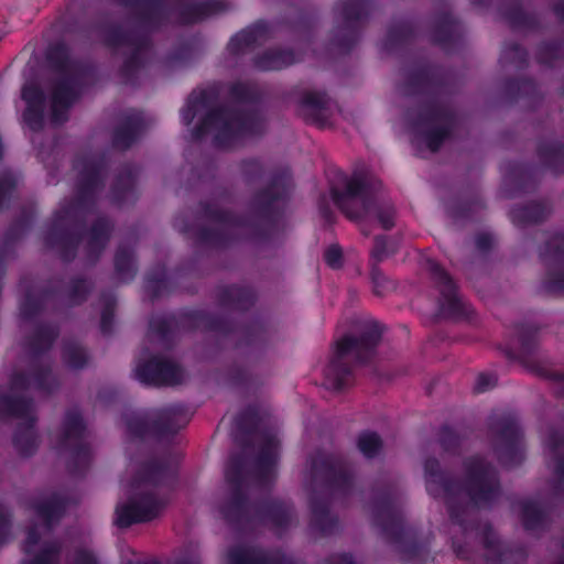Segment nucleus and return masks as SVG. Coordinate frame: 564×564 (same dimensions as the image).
Masks as SVG:
<instances>
[{
	"instance_id": "nucleus-12",
	"label": "nucleus",
	"mask_w": 564,
	"mask_h": 564,
	"mask_svg": "<svg viewBox=\"0 0 564 564\" xmlns=\"http://www.w3.org/2000/svg\"><path fill=\"white\" fill-rule=\"evenodd\" d=\"M435 271L440 275V279L442 281H444V283L448 284L447 285L448 291H452V285L449 283V279L447 278V275L437 267H435Z\"/></svg>"
},
{
	"instance_id": "nucleus-11",
	"label": "nucleus",
	"mask_w": 564,
	"mask_h": 564,
	"mask_svg": "<svg viewBox=\"0 0 564 564\" xmlns=\"http://www.w3.org/2000/svg\"><path fill=\"white\" fill-rule=\"evenodd\" d=\"M379 220H380L382 227L386 229L390 228L393 224V217L391 214H388L387 216H380Z\"/></svg>"
},
{
	"instance_id": "nucleus-9",
	"label": "nucleus",
	"mask_w": 564,
	"mask_h": 564,
	"mask_svg": "<svg viewBox=\"0 0 564 564\" xmlns=\"http://www.w3.org/2000/svg\"><path fill=\"white\" fill-rule=\"evenodd\" d=\"M207 124L215 126L217 128H219L220 126L221 127L224 126V128L231 129V123H225L221 116H219V115L209 116L207 119Z\"/></svg>"
},
{
	"instance_id": "nucleus-8",
	"label": "nucleus",
	"mask_w": 564,
	"mask_h": 564,
	"mask_svg": "<svg viewBox=\"0 0 564 564\" xmlns=\"http://www.w3.org/2000/svg\"><path fill=\"white\" fill-rule=\"evenodd\" d=\"M496 383V379L491 375H479L476 383L475 389L478 392H484L485 390L489 389L490 387H494Z\"/></svg>"
},
{
	"instance_id": "nucleus-15",
	"label": "nucleus",
	"mask_w": 564,
	"mask_h": 564,
	"mask_svg": "<svg viewBox=\"0 0 564 564\" xmlns=\"http://www.w3.org/2000/svg\"><path fill=\"white\" fill-rule=\"evenodd\" d=\"M349 193H350L351 195H355V194H356V191L350 186V187H349Z\"/></svg>"
},
{
	"instance_id": "nucleus-10",
	"label": "nucleus",
	"mask_w": 564,
	"mask_h": 564,
	"mask_svg": "<svg viewBox=\"0 0 564 564\" xmlns=\"http://www.w3.org/2000/svg\"><path fill=\"white\" fill-rule=\"evenodd\" d=\"M35 95H36V90H35V88H32V87L24 88L23 93H22L23 98L28 101V104L30 106L34 105Z\"/></svg>"
},
{
	"instance_id": "nucleus-13",
	"label": "nucleus",
	"mask_w": 564,
	"mask_h": 564,
	"mask_svg": "<svg viewBox=\"0 0 564 564\" xmlns=\"http://www.w3.org/2000/svg\"><path fill=\"white\" fill-rule=\"evenodd\" d=\"M86 562H87V564H94V560L90 555L86 556Z\"/></svg>"
},
{
	"instance_id": "nucleus-1",
	"label": "nucleus",
	"mask_w": 564,
	"mask_h": 564,
	"mask_svg": "<svg viewBox=\"0 0 564 564\" xmlns=\"http://www.w3.org/2000/svg\"><path fill=\"white\" fill-rule=\"evenodd\" d=\"M160 510L156 503L150 497H142L138 501L129 505H120L117 507V522L119 525L126 527L133 522L148 521L154 518Z\"/></svg>"
},
{
	"instance_id": "nucleus-3",
	"label": "nucleus",
	"mask_w": 564,
	"mask_h": 564,
	"mask_svg": "<svg viewBox=\"0 0 564 564\" xmlns=\"http://www.w3.org/2000/svg\"><path fill=\"white\" fill-rule=\"evenodd\" d=\"M358 447L365 456L372 457L380 451L381 442L377 434L365 433L359 437Z\"/></svg>"
},
{
	"instance_id": "nucleus-17",
	"label": "nucleus",
	"mask_w": 564,
	"mask_h": 564,
	"mask_svg": "<svg viewBox=\"0 0 564 564\" xmlns=\"http://www.w3.org/2000/svg\"><path fill=\"white\" fill-rule=\"evenodd\" d=\"M449 301H451L452 304H454L455 301H456V297H451Z\"/></svg>"
},
{
	"instance_id": "nucleus-14",
	"label": "nucleus",
	"mask_w": 564,
	"mask_h": 564,
	"mask_svg": "<svg viewBox=\"0 0 564 564\" xmlns=\"http://www.w3.org/2000/svg\"><path fill=\"white\" fill-rule=\"evenodd\" d=\"M347 215H348L349 217H351V218H357V217H359V216H360L359 214H352V213H350V212H347Z\"/></svg>"
},
{
	"instance_id": "nucleus-5",
	"label": "nucleus",
	"mask_w": 564,
	"mask_h": 564,
	"mask_svg": "<svg viewBox=\"0 0 564 564\" xmlns=\"http://www.w3.org/2000/svg\"><path fill=\"white\" fill-rule=\"evenodd\" d=\"M228 564H257L249 551H235L230 553Z\"/></svg>"
},
{
	"instance_id": "nucleus-7",
	"label": "nucleus",
	"mask_w": 564,
	"mask_h": 564,
	"mask_svg": "<svg viewBox=\"0 0 564 564\" xmlns=\"http://www.w3.org/2000/svg\"><path fill=\"white\" fill-rule=\"evenodd\" d=\"M341 259V251L338 247L332 246L327 249L325 253V260L326 262L333 267L336 268L339 265Z\"/></svg>"
},
{
	"instance_id": "nucleus-4",
	"label": "nucleus",
	"mask_w": 564,
	"mask_h": 564,
	"mask_svg": "<svg viewBox=\"0 0 564 564\" xmlns=\"http://www.w3.org/2000/svg\"><path fill=\"white\" fill-rule=\"evenodd\" d=\"M72 96L68 90H59L53 99V119L55 122L64 120V112L70 104Z\"/></svg>"
},
{
	"instance_id": "nucleus-2",
	"label": "nucleus",
	"mask_w": 564,
	"mask_h": 564,
	"mask_svg": "<svg viewBox=\"0 0 564 564\" xmlns=\"http://www.w3.org/2000/svg\"><path fill=\"white\" fill-rule=\"evenodd\" d=\"M155 372L145 373L144 370H138L137 375L140 380L153 384H176L181 381L182 371L172 362L155 364Z\"/></svg>"
},
{
	"instance_id": "nucleus-6",
	"label": "nucleus",
	"mask_w": 564,
	"mask_h": 564,
	"mask_svg": "<svg viewBox=\"0 0 564 564\" xmlns=\"http://www.w3.org/2000/svg\"><path fill=\"white\" fill-rule=\"evenodd\" d=\"M362 343L350 337H346L338 343V349L341 354L357 351Z\"/></svg>"
},
{
	"instance_id": "nucleus-18",
	"label": "nucleus",
	"mask_w": 564,
	"mask_h": 564,
	"mask_svg": "<svg viewBox=\"0 0 564 564\" xmlns=\"http://www.w3.org/2000/svg\"><path fill=\"white\" fill-rule=\"evenodd\" d=\"M185 119H186V122H187V123H189V122H191V117H189V116L185 117Z\"/></svg>"
},
{
	"instance_id": "nucleus-16",
	"label": "nucleus",
	"mask_w": 564,
	"mask_h": 564,
	"mask_svg": "<svg viewBox=\"0 0 564 564\" xmlns=\"http://www.w3.org/2000/svg\"><path fill=\"white\" fill-rule=\"evenodd\" d=\"M354 204L359 205L360 202L357 198H354Z\"/></svg>"
}]
</instances>
